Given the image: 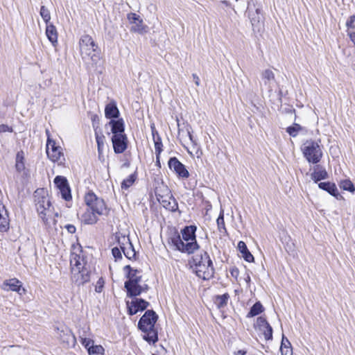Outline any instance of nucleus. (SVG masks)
<instances>
[{
	"label": "nucleus",
	"mask_w": 355,
	"mask_h": 355,
	"mask_svg": "<svg viewBox=\"0 0 355 355\" xmlns=\"http://www.w3.org/2000/svg\"><path fill=\"white\" fill-rule=\"evenodd\" d=\"M56 334L58 338L67 346H74L76 344V338L72 331L67 327L57 328Z\"/></svg>",
	"instance_id": "obj_16"
},
{
	"label": "nucleus",
	"mask_w": 355,
	"mask_h": 355,
	"mask_svg": "<svg viewBox=\"0 0 355 355\" xmlns=\"http://www.w3.org/2000/svg\"><path fill=\"white\" fill-rule=\"evenodd\" d=\"M157 320V315L153 310H148L140 318L138 327L143 332L155 329V324Z\"/></svg>",
	"instance_id": "obj_8"
},
{
	"label": "nucleus",
	"mask_w": 355,
	"mask_h": 355,
	"mask_svg": "<svg viewBox=\"0 0 355 355\" xmlns=\"http://www.w3.org/2000/svg\"><path fill=\"white\" fill-rule=\"evenodd\" d=\"M112 143L116 154L123 153L128 147V137L126 135H112Z\"/></svg>",
	"instance_id": "obj_15"
},
{
	"label": "nucleus",
	"mask_w": 355,
	"mask_h": 355,
	"mask_svg": "<svg viewBox=\"0 0 355 355\" xmlns=\"http://www.w3.org/2000/svg\"><path fill=\"white\" fill-rule=\"evenodd\" d=\"M146 335L144 336V338L146 340H147L149 343H155V342L157 341V340H158L157 334L154 329L153 330H149V331H146Z\"/></svg>",
	"instance_id": "obj_37"
},
{
	"label": "nucleus",
	"mask_w": 355,
	"mask_h": 355,
	"mask_svg": "<svg viewBox=\"0 0 355 355\" xmlns=\"http://www.w3.org/2000/svg\"><path fill=\"white\" fill-rule=\"evenodd\" d=\"M41 192L42 194L40 195L38 191H35V205L40 218L44 223H46L48 220L46 216L51 205L49 197L46 192L43 190Z\"/></svg>",
	"instance_id": "obj_7"
},
{
	"label": "nucleus",
	"mask_w": 355,
	"mask_h": 355,
	"mask_svg": "<svg viewBox=\"0 0 355 355\" xmlns=\"http://www.w3.org/2000/svg\"><path fill=\"white\" fill-rule=\"evenodd\" d=\"M152 130V134L153 137V141L155 144V150L156 153V158L157 162H159V155L162 150V143L161 137H159L157 131L156 130L154 124L151 125L150 126Z\"/></svg>",
	"instance_id": "obj_22"
},
{
	"label": "nucleus",
	"mask_w": 355,
	"mask_h": 355,
	"mask_svg": "<svg viewBox=\"0 0 355 355\" xmlns=\"http://www.w3.org/2000/svg\"><path fill=\"white\" fill-rule=\"evenodd\" d=\"M347 35H349L351 41L353 42V44L355 46V31H348Z\"/></svg>",
	"instance_id": "obj_54"
},
{
	"label": "nucleus",
	"mask_w": 355,
	"mask_h": 355,
	"mask_svg": "<svg viewBox=\"0 0 355 355\" xmlns=\"http://www.w3.org/2000/svg\"><path fill=\"white\" fill-rule=\"evenodd\" d=\"M24 159V153L22 150L17 152L15 158V168L19 173L25 169Z\"/></svg>",
	"instance_id": "obj_31"
},
{
	"label": "nucleus",
	"mask_w": 355,
	"mask_h": 355,
	"mask_svg": "<svg viewBox=\"0 0 355 355\" xmlns=\"http://www.w3.org/2000/svg\"><path fill=\"white\" fill-rule=\"evenodd\" d=\"M92 121V125L94 128L96 126L98 127V122H99V117L97 114H92L91 117Z\"/></svg>",
	"instance_id": "obj_52"
},
{
	"label": "nucleus",
	"mask_w": 355,
	"mask_h": 355,
	"mask_svg": "<svg viewBox=\"0 0 355 355\" xmlns=\"http://www.w3.org/2000/svg\"><path fill=\"white\" fill-rule=\"evenodd\" d=\"M46 35L49 40L55 46L58 43V33L55 26L52 24H47Z\"/></svg>",
	"instance_id": "obj_26"
},
{
	"label": "nucleus",
	"mask_w": 355,
	"mask_h": 355,
	"mask_svg": "<svg viewBox=\"0 0 355 355\" xmlns=\"http://www.w3.org/2000/svg\"><path fill=\"white\" fill-rule=\"evenodd\" d=\"M79 46L83 59L91 60L94 66L100 63L101 51L90 35H83L80 39Z\"/></svg>",
	"instance_id": "obj_4"
},
{
	"label": "nucleus",
	"mask_w": 355,
	"mask_h": 355,
	"mask_svg": "<svg viewBox=\"0 0 355 355\" xmlns=\"http://www.w3.org/2000/svg\"><path fill=\"white\" fill-rule=\"evenodd\" d=\"M229 299L230 295L228 293L216 295L214 299V303L218 309H221L227 306Z\"/></svg>",
	"instance_id": "obj_32"
},
{
	"label": "nucleus",
	"mask_w": 355,
	"mask_h": 355,
	"mask_svg": "<svg viewBox=\"0 0 355 355\" xmlns=\"http://www.w3.org/2000/svg\"><path fill=\"white\" fill-rule=\"evenodd\" d=\"M81 343L88 351L89 348L94 344V341L89 338H81Z\"/></svg>",
	"instance_id": "obj_49"
},
{
	"label": "nucleus",
	"mask_w": 355,
	"mask_h": 355,
	"mask_svg": "<svg viewBox=\"0 0 355 355\" xmlns=\"http://www.w3.org/2000/svg\"><path fill=\"white\" fill-rule=\"evenodd\" d=\"M124 271L127 272L128 281L125 282V288L127 290L128 295L130 297L139 295L142 292L148 289L147 284L140 285L141 275L140 271L133 269L128 265L123 268Z\"/></svg>",
	"instance_id": "obj_5"
},
{
	"label": "nucleus",
	"mask_w": 355,
	"mask_h": 355,
	"mask_svg": "<svg viewBox=\"0 0 355 355\" xmlns=\"http://www.w3.org/2000/svg\"><path fill=\"white\" fill-rule=\"evenodd\" d=\"M1 288L6 292H17L19 295H24L26 293V290L22 287L21 282L17 278L6 279L2 283Z\"/></svg>",
	"instance_id": "obj_10"
},
{
	"label": "nucleus",
	"mask_w": 355,
	"mask_h": 355,
	"mask_svg": "<svg viewBox=\"0 0 355 355\" xmlns=\"http://www.w3.org/2000/svg\"><path fill=\"white\" fill-rule=\"evenodd\" d=\"M128 19L131 24H136L137 22L142 23V19L140 17L135 13H130L128 15Z\"/></svg>",
	"instance_id": "obj_47"
},
{
	"label": "nucleus",
	"mask_w": 355,
	"mask_h": 355,
	"mask_svg": "<svg viewBox=\"0 0 355 355\" xmlns=\"http://www.w3.org/2000/svg\"><path fill=\"white\" fill-rule=\"evenodd\" d=\"M121 248L114 247L112 250V254L115 259V261L121 259L122 258Z\"/></svg>",
	"instance_id": "obj_48"
},
{
	"label": "nucleus",
	"mask_w": 355,
	"mask_h": 355,
	"mask_svg": "<svg viewBox=\"0 0 355 355\" xmlns=\"http://www.w3.org/2000/svg\"><path fill=\"white\" fill-rule=\"evenodd\" d=\"M261 79L264 86L269 92L272 90V85L275 83V74L270 69H266L261 73Z\"/></svg>",
	"instance_id": "obj_20"
},
{
	"label": "nucleus",
	"mask_w": 355,
	"mask_h": 355,
	"mask_svg": "<svg viewBox=\"0 0 355 355\" xmlns=\"http://www.w3.org/2000/svg\"><path fill=\"white\" fill-rule=\"evenodd\" d=\"M339 186L342 189L352 193L355 191V186L349 179L341 180L339 183Z\"/></svg>",
	"instance_id": "obj_34"
},
{
	"label": "nucleus",
	"mask_w": 355,
	"mask_h": 355,
	"mask_svg": "<svg viewBox=\"0 0 355 355\" xmlns=\"http://www.w3.org/2000/svg\"><path fill=\"white\" fill-rule=\"evenodd\" d=\"M12 132V128L11 127H9L7 125L5 124H1L0 125V133L1 132Z\"/></svg>",
	"instance_id": "obj_51"
},
{
	"label": "nucleus",
	"mask_w": 355,
	"mask_h": 355,
	"mask_svg": "<svg viewBox=\"0 0 355 355\" xmlns=\"http://www.w3.org/2000/svg\"><path fill=\"white\" fill-rule=\"evenodd\" d=\"M280 351L282 355H293L291 344L284 335L282 336Z\"/></svg>",
	"instance_id": "obj_30"
},
{
	"label": "nucleus",
	"mask_w": 355,
	"mask_h": 355,
	"mask_svg": "<svg viewBox=\"0 0 355 355\" xmlns=\"http://www.w3.org/2000/svg\"><path fill=\"white\" fill-rule=\"evenodd\" d=\"M346 26L348 31H355V15L350 16L346 21Z\"/></svg>",
	"instance_id": "obj_44"
},
{
	"label": "nucleus",
	"mask_w": 355,
	"mask_h": 355,
	"mask_svg": "<svg viewBox=\"0 0 355 355\" xmlns=\"http://www.w3.org/2000/svg\"><path fill=\"white\" fill-rule=\"evenodd\" d=\"M149 303L143 299L135 298L131 302H127L128 311L131 315L142 311L147 308Z\"/></svg>",
	"instance_id": "obj_17"
},
{
	"label": "nucleus",
	"mask_w": 355,
	"mask_h": 355,
	"mask_svg": "<svg viewBox=\"0 0 355 355\" xmlns=\"http://www.w3.org/2000/svg\"><path fill=\"white\" fill-rule=\"evenodd\" d=\"M53 182L56 187L59 189L63 199L65 200L71 199V190L66 178L57 175Z\"/></svg>",
	"instance_id": "obj_11"
},
{
	"label": "nucleus",
	"mask_w": 355,
	"mask_h": 355,
	"mask_svg": "<svg viewBox=\"0 0 355 355\" xmlns=\"http://www.w3.org/2000/svg\"><path fill=\"white\" fill-rule=\"evenodd\" d=\"M107 125L111 127V132L113 135H125L124 132L125 125L123 119H119L117 120L112 119Z\"/></svg>",
	"instance_id": "obj_19"
},
{
	"label": "nucleus",
	"mask_w": 355,
	"mask_h": 355,
	"mask_svg": "<svg viewBox=\"0 0 355 355\" xmlns=\"http://www.w3.org/2000/svg\"><path fill=\"white\" fill-rule=\"evenodd\" d=\"M136 176L135 174L130 175L126 179L123 180L121 183V189H127L135 182Z\"/></svg>",
	"instance_id": "obj_39"
},
{
	"label": "nucleus",
	"mask_w": 355,
	"mask_h": 355,
	"mask_svg": "<svg viewBox=\"0 0 355 355\" xmlns=\"http://www.w3.org/2000/svg\"><path fill=\"white\" fill-rule=\"evenodd\" d=\"M192 77H193V80L195 82V84L197 86H199V85H200V78H199V77L196 74H195V73H193L192 75Z\"/></svg>",
	"instance_id": "obj_56"
},
{
	"label": "nucleus",
	"mask_w": 355,
	"mask_h": 355,
	"mask_svg": "<svg viewBox=\"0 0 355 355\" xmlns=\"http://www.w3.org/2000/svg\"><path fill=\"white\" fill-rule=\"evenodd\" d=\"M187 151H188V153H189V154H191V155L192 154V151H190L189 150H187Z\"/></svg>",
	"instance_id": "obj_60"
},
{
	"label": "nucleus",
	"mask_w": 355,
	"mask_h": 355,
	"mask_svg": "<svg viewBox=\"0 0 355 355\" xmlns=\"http://www.w3.org/2000/svg\"><path fill=\"white\" fill-rule=\"evenodd\" d=\"M168 165L169 168L175 172L178 177L182 178H187L189 176V173L186 168L185 166L182 164L177 157H171L168 160Z\"/></svg>",
	"instance_id": "obj_12"
},
{
	"label": "nucleus",
	"mask_w": 355,
	"mask_h": 355,
	"mask_svg": "<svg viewBox=\"0 0 355 355\" xmlns=\"http://www.w3.org/2000/svg\"><path fill=\"white\" fill-rule=\"evenodd\" d=\"M231 275L235 279H237L239 275V270L236 267H232L230 270Z\"/></svg>",
	"instance_id": "obj_50"
},
{
	"label": "nucleus",
	"mask_w": 355,
	"mask_h": 355,
	"mask_svg": "<svg viewBox=\"0 0 355 355\" xmlns=\"http://www.w3.org/2000/svg\"><path fill=\"white\" fill-rule=\"evenodd\" d=\"M264 309L260 302H256L250 309V311L247 314L248 318H252L256 316L263 311Z\"/></svg>",
	"instance_id": "obj_33"
},
{
	"label": "nucleus",
	"mask_w": 355,
	"mask_h": 355,
	"mask_svg": "<svg viewBox=\"0 0 355 355\" xmlns=\"http://www.w3.org/2000/svg\"><path fill=\"white\" fill-rule=\"evenodd\" d=\"M270 325L269 323L266 321V320L263 317H259L257 320L256 326L259 328V330H262L266 327V326Z\"/></svg>",
	"instance_id": "obj_45"
},
{
	"label": "nucleus",
	"mask_w": 355,
	"mask_h": 355,
	"mask_svg": "<svg viewBox=\"0 0 355 355\" xmlns=\"http://www.w3.org/2000/svg\"><path fill=\"white\" fill-rule=\"evenodd\" d=\"M263 332L264 338L266 340H270L272 339V328L270 325L266 326L262 330H260Z\"/></svg>",
	"instance_id": "obj_43"
},
{
	"label": "nucleus",
	"mask_w": 355,
	"mask_h": 355,
	"mask_svg": "<svg viewBox=\"0 0 355 355\" xmlns=\"http://www.w3.org/2000/svg\"><path fill=\"white\" fill-rule=\"evenodd\" d=\"M46 154L48 157L53 162H61L64 160L62 148L56 146L55 141L49 137L46 142Z\"/></svg>",
	"instance_id": "obj_9"
},
{
	"label": "nucleus",
	"mask_w": 355,
	"mask_h": 355,
	"mask_svg": "<svg viewBox=\"0 0 355 355\" xmlns=\"http://www.w3.org/2000/svg\"><path fill=\"white\" fill-rule=\"evenodd\" d=\"M103 281H101V279H99L98 281V286L96 287V291L100 293L101 291V288L103 287Z\"/></svg>",
	"instance_id": "obj_55"
},
{
	"label": "nucleus",
	"mask_w": 355,
	"mask_h": 355,
	"mask_svg": "<svg viewBox=\"0 0 355 355\" xmlns=\"http://www.w3.org/2000/svg\"><path fill=\"white\" fill-rule=\"evenodd\" d=\"M105 116L107 119H117L119 116V110L115 101H111L106 105Z\"/></svg>",
	"instance_id": "obj_21"
},
{
	"label": "nucleus",
	"mask_w": 355,
	"mask_h": 355,
	"mask_svg": "<svg viewBox=\"0 0 355 355\" xmlns=\"http://www.w3.org/2000/svg\"><path fill=\"white\" fill-rule=\"evenodd\" d=\"M95 136H96V141L97 147H98V152L100 155L103 152V148L104 146L105 137H104V135H99L97 132H95Z\"/></svg>",
	"instance_id": "obj_41"
},
{
	"label": "nucleus",
	"mask_w": 355,
	"mask_h": 355,
	"mask_svg": "<svg viewBox=\"0 0 355 355\" xmlns=\"http://www.w3.org/2000/svg\"><path fill=\"white\" fill-rule=\"evenodd\" d=\"M320 189L327 191L331 196L338 198L340 196L338 189L334 183L330 182H320L318 184Z\"/></svg>",
	"instance_id": "obj_27"
},
{
	"label": "nucleus",
	"mask_w": 355,
	"mask_h": 355,
	"mask_svg": "<svg viewBox=\"0 0 355 355\" xmlns=\"http://www.w3.org/2000/svg\"><path fill=\"white\" fill-rule=\"evenodd\" d=\"M248 17L250 20V22L252 24V26L253 28L254 29L256 27H257L261 20L262 18V14L261 12L260 8H255L254 10H249L248 12Z\"/></svg>",
	"instance_id": "obj_23"
},
{
	"label": "nucleus",
	"mask_w": 355,
	"mask_h": 355,
	"mask_svg": "<svg viewBox=\"0 0 355 355\" xmlns=\"http://www.w3.org/2000/svg\"><path fill=\"white\" fill-rule=\"evenodd\" d=\"M157 199L166 209L171 212H175L178 210V202L172 194L168 193L166 196L158 194L157 195Z\"/></svg>",
	"instance_id": "obj_13"
},
{
	"label": "nucleus",
	"mask_w": 355,
	"mask_h": 355,
	"mask_svg": "<svg viewBox=\"0 0 355 355\" xmlns=\"http://www.w3.org/2000/svg\"><path fill=\"white\" fill-rule=\"evenodd\" d=\"M245 281L246 284H248V286H249L250 281H251V278H250V275L248 272L245 273Z\"/></svg>",
	"instance_id": "obj_57"
},
{
	"label": "nucleus",
	"mask_w": 355,
	"mask_h": 355,
	"mask_svg": "<svg viewBox=\"0 0 355 355\" xmlns=\"http://www.w3.org/2000/svg\"><path fill=\"white\" fill-rule=\"evenodd\" d=\"M320 141L307 140L302 146V152L306 160L313 164L318 163L322 156Z\"/></svg>",
	"instance_id": "obj_6"
},
{
	"label": "nucleus",
	"mask_w": 355,
	"mask_h": 355,
	"mask_svg": "<svg viewBox=\"0 0 355 355\" xmlns=\"http://www.w3.org/2000/svg\"><path fill=\"white\" fill-rule=\"evenodd\" d=\"M247 352L245 350H238L234 352V355H245Z\"/></svg>",
	"instance_id": "obj_58"
},
{
	"label": "nucleus",
	"mask_w": 355,
	"mask_h": 355,
	"mask_svg": "<svg viewBox=\"0 0 355 355\" xmlns=\"http://www.w3.org/2000/svg\"><path fill=\"white\" fill-rule=\"evenodd\" d=\"M327 172L326 170L320 165H316L313 168V172L311 173V179L315 182H318L321 180H324L327 178Z\"/></svg>",
	"instance_id": "obj_25"
},
{
	"label": "nucleus",
	"mask_w": 355,
	"mask_h": 355,
	"mask_svg": "<svg viewBox=\"0 0 355 355\" xmlns=\"http://www.w3.org/2000/svg\"><path fill=\"white\" fill-rule=\"evenodd\" d=\"M187 135H188L189 138L192 144L193 150H194L196 152L197 157H199L200 156V155L202 154V152L199 150L197 142H196V139H193V137L191 135V133L189 129H187Z\"/></svg>",
	"instance_id": "obj_40"
},
{
	"label": "nucleus",
	"mask_w": 355,
	"mask_h": 355,
	"mask_svg": "<svg viewBox=\"0 0 355 355\" xmlns=\"http://www.w3.org/2000/svg\"><path fill=\"white\" fill-rule=\"evenodd\" d=\"M134 24L135 25H133L131 28V31H132L134 32H137L139 33H143L146 32V28L142 24V23L137 22L136 24Z\"/></svg>",
	"instance_id": "obj_46"
},
{
	"label": "nucleus",
	"mask_w": 355,
	"mask_h": 355,
	"mask_svg": "<svg viewBox=\"0 0 355 355\" xmlns=\"http://www.w3.org/2000/svg\"><path fill=\"white\" fill-rule=\"evenodd\" d=\"M216 223L218 226V229L220 232H226V228L225 225V221H224V213L223 210H221L220 212V214L216 220Z\"/></svg>",
	"instance_id": "obj_36"
},
{
	"label": "nucleus",
	"mask_w": 355,
	"mask_h": 355,
	"mask_svg": "<svg viewBox=\"0 0 355 355\" xmlns=\"http://www.w3.org/2000/svg\"><path fill=\"white\" fill-rule=\"evenodd\" d=\"M9 225V219L7 210L3 205H0V230H6Z\"/></svg>",
	"instance_id": "obj_29"
},
{
	"label": "nucleus",
	"mask_w": 355,
	"mask_h": 355,
	"mask_svg": "<svg viewBox=\"0 0 355 355\" xmlns=\"http://www.w3.org/2000/svg\"><path fill=\"white\" fill-rule=\"evenodd\" d=\"M65 228L70 234H73L76 232V228L73 225L68 224L65 226Z\"/></svg>",
	"instance_id": "obj_53"
},
{
	"label": "nucleus",
	"mask_w": 355,
	"mask_h": 355,
	"mask_svg": "<svg viewBox=\"0 0 355 355\" xmlns=\"http://www.w3.org/2000/svg\"><path fill=\"white\" fill-rule=\"evenodd\" d=\"M303 130V128L298 123H294L293 125L286 128V132L291 137H295Z\"/></svg>",
	"instance_id": "obj_35"
},
{
	"label": "nucleus",
	"mask_w": 355,
	"mask_h": 355,
	"mask_svg": "<svg viewBox=\"0 0 355 355\" xmlns=\"http://www.w3.org/2000/svg\"><path fill=\"white\" fill-rule=\"evenodd\" d=\"M85 201L88 208L82 215V221L87 225L95 224L98 220V215L105 214L107 211L105 202L90 192L85 195Z\"/></svg>",
	"instance_id": "obj_2"
},
{
	"label": "nucleus",
	"mask_w": 355,
	"mask_h": 355,
	"mask_svg": "<svg viewBox=\"0 0 355 355\" xmlns=\"http://www.w3.org/2000/svg\"><path fill=\"white\" fill-rule=\"evenodd\" d=\"M196 226H187L182 230V238L180 234L171 236L170 243L174 247V250L188 254L193 253L197 250L199 246L196 240Z\"/></svg>",
	"instance_id": "obj_1"
},
{
	"label": "nucleus",
	"mask_w": 355,
	"mask_h": 355,
	"mask_svg": "<svg viewBox=\"0 0 355 355\" xmlns=\"http://www.w3.org/2000/svg\"><path fill=\"white\" fill-rule=\"evenodd\" d=\"M238 249L242 254V257L246 261L249 263L254 261V257L248 250L245 242L241 241H239L238 243Z\"/></svg>",
	"instance_id": "obj_28"
},
{
	"label": "nucleus",
	"mask_w": 355,
	"mask_h": 355,
	"mask_svg": "<svg viewBox=\"0 0 355 355\" xmlns=\"http://www.w3.org/2000/svg\"><path fill=\"white\" fill-rule=\"evenodd\" d=\"M46 136H47V140L49 139V137L51 138L50 137V132H49V130H46Z\"/></svg>",
	"instance_id": "obj_59"
},
{
	"label": "nucleus",
	"mask_w": 355,
	"mask_h": 355,
	"mask_svg": "<svg viewBox=\"0 0 355 355\" xmlns=\"http://www.w3.org/2000/svg\"><path fill=\"white\" fill-rule=\"evenodd\" d=\"M40 14L46 24H50L49 21L51 20V14L47 8H46L44 6H42L40 8Z\"/></svg>",
	"instance_id": "obj_38"
},
{
	"label": "nucleus",
	"mask_w": 355,
	"mask_h": 355,
	"mask_svg": "<svg viewBox=\"0 0 355 355\" xmlns=\"http://www.w3.org/2000/svg\"><path fill=\"white\" fill-rule=\"evenodd\" d=\"M212 261L211 260L208 253L205 251H201L198 253H196L193 257V263L194 266H198L199 264H208L211 263Z\"/></svg>",
	"instance_id": "obj_24"
},
{
	"label": "nucleus",
	"mask_w": 355,
	"mask_h": 355,
	"mask_svg": "<svg viewBox=\"0 0 355 355\" xmlns=\"http://www.w3.org/2000/svg\"><path fill=\"white\" fill-rule=\"evenodd\" d=\"M71 280L78 286L89 282L91 270L85 258L81 254L72 253L70 258Z\"/></svg>",
	"instance_id": "obj_3"
},
{
	"label": "nucleus",
	"mask_w": 355,
	"mask_h": 355,
	"mask_svg": "<svg viewBox=\"0 0 355 355\" xmlns=\"http://www.w3.org/2000/svg\"><path fill=\"white\" fill-rule=\"evenodd\" d=\"M104 352V348L101 345H92V347L89 348L88 353L89 355L91 354H103Z\"/></svg>",
	"instance_id": "obj_42"
},
{
	"label": "nucleus",
	"mask_w": 355,
	"mask_h": 355,
	"mask_svg": "<svg viewBox=\"0 0 355 355\" xmlns=\"http://www.w3.org/2000/svg\"><path fill=\"white\" fill-rule=\"evenodd\" d=\"M195 266V271L198 277L202 279H209L214 277V268L212 261L208 264H199Z\"/></svg>",
	"instance_id": "obj_14"
},
{
	"label": "nucleus",
	"mask_w": 355,
	"mask_h": 355,
	"mask_svg": "<svg viewBox=\"0 0 355 355\" xmlns=\"http://www.w3.org/2000/svg\"><path fill=\"white\" fill-rule=\"evenodd\" d=\"M119 243L120 244L121 250L126 258L131 260L135 257L136 252L129 238L123 236V242L121 243V241H119Z\"/></svg>",
	"instance_id": "obj_18"
}]
</instances>
